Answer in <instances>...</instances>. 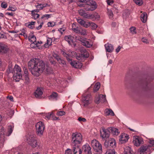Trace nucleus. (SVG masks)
I'll use <instances>...</instances> for the list:
<instances>
[{"label":"nucleus","instance_id":"obj_1","mask_svg":"<svg viewBox=\"0 0 154 154\" xmlns=\"http://www.w3.org/2000/svg\"><path fill=\"white\" fill-rule=\"evenodd\" d=\"M29 69L32 75L39 76L43 71L47 74L52 72V69L48 65H45L42 60L34 58L31 59L28 63Z\"/></svg>","mask_w":154,"mask_h":154},{"label":"nucleus","instance_id":"obj_2","mask_svg":"<svg viewBox=\"0 0 154 154\" xmlns=\"http://www.w3.org/2000/svg\"><path fill=\"white\" fill-rule=\"evenodd\" d=\"M80 2L86 3L85 5L84 9L87 11H92L97 8L96 3L92 0H79Z\"/></svg>","mask_w":154,"mask_h":154},{"label":"nucleus","instance_id":"obj_3","mask_svg":"<svg viewBox=\"0 0 154 154\" xmlns=\"http://www.w3.org/2000/svg\"><path fill=\"white\" fill-rule=\"evenodd\" d=\"M71 145H80L82 141V135L77 132L73 133L72 135Z\"/></svg>","mask_w":154,"mask_h":154},{"label":"nucleus","instance_id":"obj_4","mask_svg":"<svg viewBox=\"0 0 154 154\" xmlns=\"http://www.w3.org/2000/svg\"><path fill=\"white\" fill-rule=\"evenodd\" d=\"M35 127L37 135L39 136H41L43 135L45 128L44 124L42 122H38L36 124Z\"/></svg>","mask_w":154,"mask_h":154},{"label":"nucleus","instance_id":"obj_5","mask_svg":"<svg viewBox=\"0 0 154 154\" xmlns=\"http://www.w3.org/2000/svg\"><path fill=\"white\" fill-rule=\"evenodd\" d=\"M92 98L90 94L83 95L82 100L85 106H87L91 103Z\"/></svg>","mask_w":154,"mask_h":154},{"label":"nucleus","instance_id":"obj_6","mask_svg":"<svg viewBox=\"0 0 154 154\" xmlns=\"http://www.w3.org/2000/svg\"><path fill=\"white\" fill-rule=\"evenodd\" d=\"M27 141L29 144L32 147L35 148L37 145V142L35 138L33 135H27Z\"/></svg>","mask_w":154,"mask_h":154},{"label":"nucleus","instance_id":"obj_7","mask_svg":"<svg viewBox=\"0 0 154 154\" xmlns=\"http://www.w3.org/2000/svg\"><path fill=\"white\" fill-rule=\"evenodd\" d=\"M91 144L94 149L97 152L102 151V146L96 140H92L91 141Z\"/></svg>","mask_w":154,"mask_h":154},{"label":"nucleus","instance_id":"obj_8","mask_svg":"<svg viewBox=\"0 0 154 154\" xmlns=\"http://www.w3.org/2000/svg\"><path fill=\"white\" fill-rule=\"evenodd\" d=\"M8 51V48L7 45L2 42H0V54H5Z\"/></svg>","mask_w":154,"mask_h":154},{"label":"nucleus","instance_id":"obj_9","mask_svg":"<svg viewBox=\"0 0 154 154\" xmlns=\"http://www.w3.org/2000/svg\"><path fill=\"white\" fill-rule=\"evenodd\" d=\"M80 41L82 42V44L83 45L86 47L87 48H90L91 47L93 44L92 42L91 41H88L80 38L78 39Z\"/></svg>","mask_w":154,"mask_h":154},{"label":"nucleus","instance_id":"obj_10","mask_svg":"<svg viewBox=\"0 0 154 154\" xmlns=\"http://www.w3.org/2000/svg\"><path fill=\"white\" fill-rule=\"evenodd\" d=\"M151 146L149 145H144L141 146L140 148V154H145L146 151H149Z\"/></svg>","mask_w":154,"mask_h":154},{"label":"nucleus","instance_id":"obj_11","mask_svg":"<svg viewBox=\"0 0 154 154\" xmlns=\"http://www.w3.org/2000/svg\"><path fill=\"white\" fill-rule=\"evenodd\" d=\"M133 143L136 146H138L140 144L143 143V141L142 138L137 137L134 138Z\"/></svg>","mask_w":154,"mask_h":154},{"label":"nucleus","instance_id":"obj_12","mask_svg":"<svg viewBox=\"0 0 154 154\" xmlns=\"http://www.w3.org/2000/svg\"><path fill=\"white\" fill-rule=\"evenodd\" d=\"M74 154H82V151L80 148V145H71Z\"/></svg>","mask_w":154,"mask_h":154},{"label":"nucleus","instance_id":"obj_13","mask_svg":"<svg viewBox=\"0 0 154 154\" xmlns=\"http://www.w3.org/2000/svg\"><path fill=\"white\" fill-rule=\"evenodd\" d=\"M129 138V136L127 134L123 133L120 136L119 140L122 143L127 141Z\"/></svg>","mask_w":154,"mask_h":154},{"label":"nucleus","instance_id":"obj_14","mask_svg":"<svg viewBox=\"0 0 154 154\" xmlns=\"http://www.w3.org/2000/svg\"><path fill=\"white\" fill-rule=\"evenodd\" d=\"M91 148L88 144H86L82 146V149L86 154H92Z\"/></svg>","mask_w":154,"mask_h":154},{"label":"nucleus","instance_id":"obj_15","mask_svg":"<svg viewBox=\"0 0 154 154\" xmlns=\"http://www.w3.org/2000/svg\"><path fill=\"white\" fill-rule=\"evenodd\" d=\"M79 13L80 15L83 17L84 18L88 19H89V17H90L89 16L90 14H87L83 10L80 9L79 11Z\"/></svg>","mask_w":154,"mask_h":154},{"label":"nucleus","instance_id":"obj_16","mask_svg":"<svg viewBox=\"0 0 154 154\" xmlns=\"http://www.w3.org/2000/svg\"><path fill=\"white\" fill-rule=\"evenodd\" d=\"M43 92L40 88H37L35 92V96L36 98H40L43 94Z\"/></svg>","mask_w":154,"mask_h":154},{"label":"nucleus","instance_id":"obj_17","mask_svg":"<svg viewBox=\"0 0 154 154\" xmlns=\"http://www.w3.org/2000/svg\"><path fill=\"white\" fill-rule=\"evenodd\" d=\"M105 47L106 51L109 52H112L113 50V46L111 44L107 43L106 44Z\"/></svg>","mask_w":154,"mask_h":154},{"label":"nucleus","instance_id":"obj_18","mask_svg":"<svg viewBox=\"0 0 154 154\" xmlns=\"http://www.w3.org/2000/svg\"><path fill=\"white\" fill-rule=\"evenodd\" d=\"M109 133L108 131L107 130H103L102 132H101V137L103 138H107L109 137Z\"/></svg>","mask_w":154,"mask_h":154},{"label":"nucleus","instance_id":"obj_19","mask_svg":"<svg viewBox=\"0 0 154 154\" xmlns=\"http://www.w3.org/2000/svg\"><path fill=\"white\" fill-rule=\"evenodd\" d=\"M11 72L14 73H21V69L19 66L16 64L14 68L13 71Z\"/></svg>","mask_w":154,"mask_h":154},{"label":"nucleus","instance_id":"obj_20","mask_svg":"<svg viewBox=\"0 0 154 154\" xmlns=\"http://www.w3.org/2000/svg\"><path fill=\"white\" fill-rule=\"evenodd\" d=\"M13 73V78L16 82H19L22 78V73Z\"/></svg>","mask_w":154,"mask_h":154},{"label":"nucleus","instance_id":"obj_21","mask_svg":"<svg viewBox=\"0 0 154 154\" xmlns=\"http://www.w3.org/2000/svg\"><path fill=\"white\" fill-rule=\"evenodd\" d=\"M77 21L79 24L85 28L89 27V25L88 24V23H86L85 21L82 19H78Z\"/></svg>","mask_w":154,"mask_h":154},{"label":"nucleus","instance_id":"obj_22","mask_svg":"<svg viewBox=\"0 0 154 154\" xmlns=\"http://www.w3.org/2000/svg\"><path fill=\"white\" fill-rule=\"evenodd\" d=\"M64 39L69 45H71L72 43H73L74 37L71 35H66L65 36Z\"/></svg>","mask_w":154,"mask_h":154},{"label":"nucleus","instance_id":"obj_23","mask_svg":"<svg viewBox=\"0 0 154 154\" xmlns=\"http://www.w3.org/2000/svg\"><path fill=\"white\" fill-rule=\"evenodd\" d=\"M28 39L30 41L32 42L33 43H34V44H35V45H36V46L37 47H39V45H38L37 42L36 41V38L35 36L32 35L31 36H29L28 38Z\"/></svg>","mask_w":154,"mask_h":154},{"label":"nucleus","instance_id":"obj_24","mask_svg":"<svg viewBox=\"0 0 154 154\" xmlns=\"http://www.w3.org/2000/svg\"><path fill=\"white\" fill-rule=\"evenodd\" d=\"M52 42V39L51 38H48L46 42L44 45V47L46 48L48 47L50 45H51Z\"/></svg>","mask_w":154,"mask_h":154},{"label":"nucleus","instance_id":"obj_25","mask_svg":"<svg viewBox=\"0 0 154 154\" xmlns=\"http://www.w3.org/2000/svg\"><path fill=\"white\" fill-rule=\"evenodd\" d=\"M37 5H35V7L39 10L42 9L46 7L48 4H42L37 3Z\"/></svg>","mask_w":154,"mask_h":154},{"label":"nucleus","instance_id":"obj_26","mask_svg":"<svg viewBox=\"0 0 154 154\" xmlns=\"http://www.w3.org/2000/svg\"><path fill=\"white\" fill-rule=\"evenodd\" d=\"M108 143H109L110 146L112 147H115L116 146V142L115 140L112 138H110L109 140H108Z\"/></svg>","mask_w":154,"mask_h":154},{"label":"nucleus","instance_id":"obj_27","mask_svg":"<svg viewBox=\"0 0 154 154\" xmlns=\"http://www.w3.org/2000/svg\"><path fill=\"white\" fill-rule=\"evenodd\" d=\"M131 148L129 146H126L125 148L124 154H132Z\"/></svg>","mask_w":154,"mask_h":154},{"label":"nucleus","instance_id":"obj_28","mask_svg":"<svg viewBox=\"0 0 154 154\" xmlns=\"http://www.w3.org/2000/svg\"><path fill=\"white\" fill-rule=\"evenodd\" d=\"M141 20L142 21L143 23H145L147 19V14L146 13L144 12L140 16Z\"/></svg>","mask_w":154,"mask_h":154},{"label":"nucleus","instance_id":"obj_29","mask_svg":"<svg viewBox=\"0 0 154 154\" xmlns=\"http://www.w3.org/2000/svg\"><path fill=\"white\" fill-rule=\"evenodd\" d=\"M105 114L106 116H109L110 115L112 116H114L115 114L111 109H106L105 111Z\"/></svg>","mask_w":154,"mask_h":154},{"label":"nucleus","instance_id":"obj_30","mask_svg":"<svg viewBox=\"0 0 154 154\" xmlns=\"http://www.w3.org/2000/svg\"><path fill=\"white\" fill-rule=\"evenodd\" d=\"M111 132L113 135H118L119 133V130L116 128H111Z\"/></svg>","mask_w":154,"mask_h":154},{"label":"nucleus","instance_id":"obj_31","mask_svg":"<svg viewBox=\"0 0 154 154\" xmlns=\"http://www.w3.org/2000/svg\"><path fill=\"white\" fill-rule=\"evenodd\" d=\"M89 16H91V17H89V19H93L94 18L95 19H98L100 18V16L97 13H95L94 14H90Z\"/></svg>","mask_w":154,"mask_h":154},{"label":"nucleus","instance_id":"obj_32","mask_svg":"<svg viewBox=\"0 0 154 154\" xmlns=\"http://www.w3.org/2000/svg\"><path fill=\"white\" fill-rule=\"evenodd\" d=\"M100 83L99 82H97L94 86L93 91L95 92L98 91L100 88Z\"/></svg>","mask_w":154,"mask_h":154},{"label":"nucleus","instance_id":"obj_33","mask_svg":"<svg viewBox=\"0 0 154 154\" xmlns=\"http://www.w3.org/2000/svg\"><path fill=\"white\" fill-rule=\"evenodd\" d=\"M62 54L63 56L65 57L68 61H70V57L71 56L70 54H67L64 51H62Z\"/></svg>","mask_w":154,"mask_h":154},{"label":"nucleus","instance_id":"obj_34","mask_svg":"<svg viewBox=\"0 0 154 154\" xmlns=\"http://www.w3.org/2000/svg\"><path fill=\"white\" fill-rule=\"evenodd\" d=\"M100 101L101 103H104L107 101L106 99V96L102 94H100Z\"/></svg>","mask_w":154,"mask_h":154},{"label":"nucleus","instance_id":"obj_35","mask_svg":"<svg viewBox=\"0 0 154 154\" xmlns=\"http://www.w3.org/2000/svg\"><path fill=\"white\" fill-rule=\"evenodd\" d=\"M88 24L89 25V27L90 26L92 27V29H96L97 27V25L93 23L89 22L88 23Z\"/></svg>","mask_w":154,"mask_h":154},{"label":"nucleus","instance_id":"obj_36","mask_svg":"<svg viewBox=\"0 0 154 154\" xmlns=\"http://www.w3.org/2000/svg\"><path fill=\"white\" fill-rule=\"evenodd\" d=\"M57 96V93L53 92L49 96V98H53V99H56Z\"/></svg>","mask_w":154,"mask_h":154},{"label":"nucleus","instance_id":"obj_37","mask_svg":"<svg viewBox=\"0 0 154 154\" xmlns=\"http://www.w3.org/2000/svg\"><path fill=\"white\" fill-rule=\"evenodd\" d=\"M25 82L26 84L28 85L30 82V80L28 75H25L24 76Z\"/></svg>","mask_w":154,"mask_h":154},{"label":"nucleus","instance_id":"obj_38","mask_svg":"<svg viewBox=\"0 0 154 154\" xmlns=\"http://www.w3.org/2000/svg\"><path fill=\"white\" fill-rule=\"evenodd\" d=\"M31 14L32 16L35 20L39 17V15L36 13H34L33 11H31Z\"/></svg>","mask_w":154,"mask_h":154},{"label":"nucleus","instance_id":"obj_39","mask_svg":"<svg viewBox=\"0 0 154 154\" xmlns=\"http://www.w3.org/2000/svg\"><path fill=\"white\" fill-rule=\"evenodd\" d=\"M115 150L113 149H109L107 150L105 154H116Z\"/></svg>","mask_w":154,"mask_h":154},{"label":"nucleus","instance_id":"obj_40","mask_svg":"<svg viewBox=\"0 0 154 154\" xmlns=\"http://www.w3.org/2000/svg\"><path fill=\"white\" fill-rule=\"evenodd\" d=\"M107 14L110 18H112L113 16V14L111 10L107 9Z\"/></svg>","mask_w":154,"mask_h":154},{"label":"nucleus","instance_id":"obj_41","mask_svg":"<svg viewBox=\"0 0 154 154\" xmlns=\"http://www.w3.org/2000/svg\"><path fill=\"white\" fill-rule=\"evenodd\" d=\"M83 51L84 53H82L83 57L85 58L88 57L89 56V53L85 50H83Z\"/></svg>","mask_w":154,"mask_h":154},{"label":"nucleus","instance_id":"obj_42","mask_svg":"<svg viewBox=\"0 0 154 154\" xmlns=\"http://www.w3.org/2000/svg\"><path fill=\"white\" fill-rule=\"evenodd\" d=\"M131 32L133 34H135L136 33V28L135 27L132 26L130 28Z\"/></svg>","mask_w":154,"mask_h":154},{"label":"nucleus","instance_id":"obj_43","mask_svg":"<svg viewBox=\"0 0 154 154\" xmlns=\"http://www.w3.org/2000/svg\"><path fill=\"white\" fill-rule=\"evenodd\" d=\"M135 3L139 5H141L143 3V2L142 0H134Z\"/></svg>","mask_w":154,"mask_h":154},{"label":"nucleus","instance_id":"obj_44","mask_svg":"<svg viewBox=\"0 0 154 154\" xmlns=\"http://www.w3.org/2000/svg\"><path fill=\"white\" fill-rule=\"evenodd\" d=\"M75 64L74 66V67L75 68H79L80 67V66H82L81 63L79 62H77L75 61Z\"/></svg>","mask_w":154,"mask_h":154},{"label":"nucleus","instance_id":"obj_45","mask_svg":"<svg viewBox=\"0 0 154 154\" xmlns=\"http://www.w3.org/2000/svg\"><path fill=\"white\" fill-rule=\"evenodd\" d=\"M100 95L98 97H96L95 100V102L96 103L98 104L100 102Z\"/></svg>","mask_w":154,"mask_h":154},{"label":"nucleus","instance_id":"obj_46","mask_svg":"<svg viewBox=\"0 0 154 154\" xmlns=\"http://www.w3.org/2000/svg\"><path fill=\"white\" fill-rule=\"evenodd\" d=\"M65 114V112L64 111H60L57 112V116H62Z\"/></svg>","mask_w":154,"mask_h":154},{"label":"nucleus","instance_id":"obj_47","mask_svg":"<svg viewBox=\"0 0 154 154\" xmlns=\"http://www.w3.org/2000/svg\"><path fill=\"white\" fill-rule=\"evenodd\" d=\"M130 15L129 11L128 10H126L125 11V12L123 13V16L124 17L125 16L126 17H128Z\"/></svg>","mask_w":154,"mask_h":154},{"label":"nucleus","instance_id":"obj_48","mask_svg":"<svg viewBox=\"0 0 154 154\" xmlns=\"http://www.w3.org/2000/svg\"><path fill=\"white\" fill-rule=\"evenodd\" d=\"M79 33L83 35H85L87 34L86 31L85 29H82L81 31L80 30Z\"/></svg>","mask_w":154,"mask_h":154},{"label":"nucleus","instance_id":"obj_49","mask_svg":"<svg viewBox=\"0 0 154 154\" xmlns=\"http://www.w3.org/2000/svg\"><path fill=\"white\" fill-rule=\"evenodd\" d=\"M53 56L57 61H59L61 58L60 56L56 54H53Z\"/></svg>","mask_w":154,"mask_h":154},{"label":"nucleus","instance_id":"obj_50","mask_svg":"<svg viewBox=\"0 0 154 154\" xmlns=\"http://www.w3.org/2000/svg\"><path fill=\"white\" fill-rule=\"evenodd\" d=\"M51 14H46L45 15H44L42 16L41 17V19H43L45 18L46 19H48V18L51 17Z\"/></svg>","mask_w":154,"mask_h":154},{"label":"nucleus","instance_id":"obj_51","mask_svg":"<svg viewBox=\"0 0 154 154\" xmlns=\"http://www.w3.org/2000/svg\"><path fill=\"white\" fill-rule=\"evenodd\" d=\"M76 57V58L79 60L82 59V58H83L82 53L77 54Z\"/></svg>","mask_w":154,"mask_h":154},{"label":"nucleus","instance_id":"obj_52","mask_svg":"<svg viewBox=\"0 0 154 154\" xmlns=\"http://www.w3.org/2000/svg\"><path fill=\"white\" fill-rule=\"evenodd\" d=\"M78 120L80 122H85L86 121V119L85 118H82L81 117H79Z\"/></svg>","mask_w":154,"mask_h":154},{"label":"nucleus","instance_id":"obj_53","mask_svg":"<svg viewBox=\"0 0 154 154\" xmlns=\"http://www.w3.org/2000/svg\"><path fill=\"white\" fill-rule=\"evenodd\" d=\"M59 63L61 64H62L63 65H65L66 64L65 61L63 60L61 58L60 59V60L59 61H57Z\"/></svg>","mask_w":154,"mask_h":154},{"label":"nucleus","instance_id":"obj_54","mask_svg":"<svg viewBox=\"0 0 154 154\" xmlns=\"http://www.w3.org/2000/svg\"><path fill=\"white\" fill-rule=\"evenodd\" d=\"M24 72V74L25 75H28L29 72L28 69L26 67H24L23 68Z\"/></svg>","mask_w":154,"mask_h":154},{"label":"nucleus","instance_id":"obj_55","mask_svg":"<svg viewBox=\"0 0 154 154\" xmlns=\"http://www.w3.org/2000/svg\"><path fill=\"white\" fill-rule=\"evenodd\" d=\"M52 114V112H49L45 115V117L48 119H50L51 116Z\"/></svg>","mask_w":154,"mask_h":154},{"label":"nucleus","instance_id":"obj_56","mask_svg":"<svg viewBox=\"0 0 154 154\" xmlns=\"http://www.w3.org/2000/svg\"><path fill=\"white\" fill-rule=\"evenodd\" d=\"M48 27H53L54 26L55 23L54 22H48L47 24Z\"/></svg>","mask_w":154,"mask_h":154},{"label":"nucleus","instance_id":"obj_57","mask_svg":"<svg viewBox=\"0 0 154 154\" xmlns=\"http://www.w3.org/2000/svg\"><path fill=\"white\" fill-rule=\"evenodd\" d=\"M149 143L150 144V145H149L151 146V147L152 146H154V140L150 139L149 141Z\"/></svg>","mask_w":154,"mask_h":154},{"label":"nucleus","instance_id":"obj_58","mask_svg":"<svg viewBox=\"0 0 154 154\" xmlns=\"http://www.w3.org/2000/svg\"><path fill=\"white\" fill-rule=\"evenodd\" d=\"M50 61L51 64L55 66L56 64V62L53 59H50Z\"/></svg>","mask_w":154,"mask_h":154},{"label":"nucleus","instance_id":"obj_59","mask_svg":"<svg viewBox=\"0 0 154 154\" xmlns=\"http://www.w3.org/2000/svg\"><path fill=\"white\" fill-rule=\"evenodd\" d=\"M65 154H72V151L71 149H68L65 152Z\"/></svg>","mask_w":154,"mask_h":154},{"label":"nucleus","instance_id":"obj_60","mask_svg":"<svg viewBox=\"0 0 154 154\" xmlns=\"http://www.w3.org/2000/svg\"><path fill=\"white\" fill-rule=\"evenodd\" d=\"M69 63H70V64L73 66L74 67V65H75V61H72V59L70 58V61H68Z\"/></svg>","mask_w":154,"mask_h":154},{"label":"nucleus","instance_id":"obj_61","mask_svg":"<svg viewBox=\"0 0 154 154\" xmlns=\"http://www.w3.org/2000/svg\"><path fill=\"white\" fill-rule=\"evenodd\" d=\"M7 5L5 2H2L1 4V6L3 8H5L7 7Z\"/></svg>","mask_w":154,"mask_h":154},{"label":"nucleus","instance_id":"obj_62","mask_svg":"<svg viewBox=\"0 0 154 154\" xmlns=\"http://www.w3.org/2000/svg\"><path fill=\"white\" fill-rule=\"evenodd\" d=\"M141 40L143 42L146 43V44H148L149 43L147 39L144 38H142Z\"/></svg>","mask_w":154,"mask_h":154},{"label":"nucleus","instance_id":"obj_63","mask_svg":"<svg viewBox=\"0 0 154 154\" xmlns=\"http://www.w3.org/2000/svg\"><path fill=\"white\" fill-rule=\"evenodd\" d=\"M16 10L17 8L15 6H14L13 7H10V11H14Z\"/></svg>","mask_w":154,"mask_h":154},{"label":"nucleus","instance_id":"obj_64","mask_svg":"<svg viewBox=\"0 0 154 154\" xmlns=\"http://www.w3.org/2000/svg\"><path fill=\"white\" fill-rule=\"evenodd\" d=\"M113 2V0H107V3L109 5L112 4Z\"/></svg>","mask_w":154,"mask_h":154}]
</instances>
